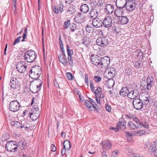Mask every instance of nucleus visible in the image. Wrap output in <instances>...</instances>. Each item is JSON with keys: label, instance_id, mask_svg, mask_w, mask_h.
<instances>
[{"label": "nucleus", "instance_id": "f8f14e48", "mask_svg": "<svg viewBox=\"0 0 157 157\" xmlns=\"http://www.w3.org/2000/svg\"><path fill=\"white\" fill-rule=\"evenodd\" d=\"M102 149L104 150H109L112 147V143L108 140L102 141L101 144Z\"/></svg>", "mask_w": 157, "mask_h": 157}, {"label": "nucleus", "instance_id": "6e6d98bb", "mask_svg": "<svg viewBox=\"0 0 157 157\" xmlns=\"http://www.w3.org/2000/svg\"><path fill=\"white\" fill-rule=\"evenodd\" d=\"M90 89L92 92L94 91V84H93V82L91 81H90Z\"/></svg>", "mask_w": 157, "mask_h": 157}, {"label": "nucleus", "instance_id": "0e129e2a", "mask_svg": "<svg viewBox=\"0 0 157 157\" xmlns=\"http://www.w3.org/2000/svg\"><path fill=\"white\" fill-rule=\"evenodd\" d=\"M22 121H21V123H20V125H19V127L21 128H27L28 127L26 126L24 124H22Z\"/></svg>", "mask_w": 157, "mask_h": 157}, {"label": "nucleus", "instance_id": "a18cd8bd", "mask_svg": "<svg viewBox=\"0 0 157 157\" xmlns=\"http://www.w3.org/2000/svg\"><path fill=\"white\" fill-rule=\"evenodd\" d=\"M70 28L71 31L74 32L76 29L77 25L75 24H73L71 26Z\"/></svg>", "mask_w": 157, "mask_h": 157}, {"label": "nucleus", "instance_id": "dca6fc26", "mask_svg": "<svg viewBox=\"0 0 157 157\" xmlns=\"http://www.w3.org/2000/svg\"><path fill=\"white\" fill-rule=\"evenodd\" d=\"M102 21L98 18H94L92 21L93 26L97 28L101 27L102 25Z\"/></svg>", "mask_w": 157, "mask_h": 157}, {"label": "nucleus", "instance_id": "f257e3e1", "mask_svg": "<svg viewBox=\"0 0 157 157\" xmlns=\"http://www.w3.org/2000/svg\"><path fill=\"white\" fill-rule=\"evenodd\" d=\"M41 73V68L39 66H33L29 71L30 77L33 79H36L40 76Z\"/></svg>", "mask_w": 157, "mask_h": 157}, {"label": "nucleus", "instance_id": "37998d69", "mask_svg": "<svg viewBox=\"0 0 157 157\" xmlns=\"http://www.w3.org/2000/svg\"><path fill=\"white\" fill-rule=\"evenodd\" d=\"M89 100L90 102V104L92 105V106L93 107V108H94V109L96 110L97 107H96V104L95 103L94 101L91 98H89Z\"/></svg>", "mask_w": 157, "mask_h": 157}, {"label": "nucleus", "instance_id": "f03ea898", "mask_svg": "<svg viewBox=\"0 0 157 157\" xmlns=\"http://www.w3.org/2000/svg\"><path fill=\"white\" fill-rule=\"evenodd\" d=\"M36 56V53L33 51L29 50L25 52L24 58L27 62L31 63L34 61Z\"/></svg>", "mask_w": 157, "mask_h": 157}, {"label": "nucleus", "instance_id": "4be33fe9", "mask_svg": "<svg viewBox=\"0 0 157 157\" xmlns=\"http://www.w3.org/2000/svg\"><path fill=\"white\" fill-rule=\"evenodd\" d=\"M105 11L108 14H110L114 10L113 6L111 4H108L106 6V8L105 9Z\"/></svg>", "mask_w": 157, "mask_h": 157}, {"label": "nucleus", "instance_id": "8fccbe9b", "mask_svg": "<svg viewBox=\"0 0 157 157\" xmlns=\"http://www.w3.org/2000/svg\"><path fill=\"white\" fill-rule=\"evenodd\" d=\"M91 6L93 7H95L97 6V3L95 0H92L90 2Z\"/></svg>", "mask_w": 157, "mask_h": 157}, {"label": "nucleus", "instance_id": "4d7b16f0", "mask_svg": "<svg viewBox=\"0 0 157 157\" xmlns=\"http://www.w3.org/2000/svg\"><path fill=\"white\" fill-rule=\"evenodd\" d=\"M27 29L25 28L24 32V33L22 36V38L23 39H25L27 36Z\"/></svg>", "mask_w": 157, "mask_h": 157}, {"label": "nucleus", "instance_id": "2eb2a0df", "mask_svg": "<svg viewBox=\"0 0 157 157\" xmlns=\"http://www.w3.org/2000/svg\"><path fill=\"white\" fill-rule=\"evenodd\" d=\"M102 24L105 28H108L111 26L112 24V19L110 16H108L105 18Z\"/></svg>", "mask_w": 157, "mask_h": 157}, {"label": "nucleus", "instance_id": "3c124183", "mask_svg": "<svg viewBox=\"0 0 157 157\" xmlns=\"http://www.w3.org/2000/svg\"><path fill=\"white\" fill-rule=\"evenodd\" d=\"M101 91V89L99 87L97 88L95 91H94V93L96 95H98L100 93Z\"/></svg>", "mask_w": 157, "mask_h": 157}, {"label": "nucleus", "instance_id": "4468645a", "mask_svg": "<svg viewBox=\"0 0 157 157\" xmlns=\"http://www.w3.org/2000/svg\"><path fill=\"white\" fill-rule=\"evenodd\" d=\"M34 109L35 110L36 112H33V113H30V117L32 120L35 121L39 117L40 113L38 107L35 108ZM34 111V110H33Z\"/></svg>", "mask_w": 157, "mask_h": 157}, {"label": "nucleus", "instance_id": "338daca9", "mask_svg": "<svg viewBox=\"0 0 157 157\" xmlns=\"http://www.w3.org/2000/svg\"><path fill=\"white\" fill-rule=\"evenodd\" d=\"M144 128H148L149 127V126L148 124L147 123H144V124H143V126Z\"/></svg>", "mask_w": 157, "mask_h": 157}, {"label": "nucleus", "instance_id": "f704fd0d", "mask_svg": "<svg viewBox=\"0 0 157 157\" xmlns=\"http://www.w3.org/2000/svg\"><path fill=\"white\" fill-rule=\"evenodd\" d=\"M155 142H154V143H155ZM156 147V145L155 144H152L150 147L149 149V151L152 154L154 153V151H155V148Z\"/></svg>", "mask_w": 157, "mask_h": 157}, {"label": "nucleus", "instance_id": "9d476101", "mask_svg": "<svg viewBox=\"0 0 157 157\" xmlns=\"http://www.w3.org/2000/svg\"><path fill=\"white\" fill-rule=\"evenodd\" d=\"M96 42L97 45L103 47L108 44V40L107 37H103L98 38L96 40Z\"/></svg>", "mask_w": 157, "mask_h": 157}, {"label": "nucleus", "instance_id": "e433bc0d", "mask_svg": "<svg viewBox=\"0 0 157 157\" xmlns=\"http://www.w3.org/2000/svg\"><path fill=\"white\" fill-rule=\"evenodd\" d=\"M10 124L12 126H13L16 128H19V125H20V123L17 121H11Z\"/></svg>", "mask_w": 157, "mask_h": 157}, {"label": "nucleus", "instance_id": "412c9836", "mask_svg": "<svg viewBox=\"0 0 157 157\" xmlns=\"http://www.w3.org/2000/svg\"><path fill=\"white\" fill-rule=\"evenodd\" d=\"M129 21L128 17L125 16H121L119 18V23L121 25H124L128 23Z\"/></svg>", "mask_w": 157, "mask_h": 157}, {"label": "nucleus", "instance_id": "052dcab7", "mask_svg": "<svg viewBox=\"0 0 157 157\" xmlns=\"http://www.w3.org/2000/svg\"><path fill=\"white\" fill-rule=\"evenodd\" d=\"M137 124V128H141L142 127L143 125V123L141 122L140 121L138 123V124Z\"/></svg>", "mask_w": 157, "mask_h": 157}, {"label": "nucleus", "instance_id": "864d4df0", "mask_svg": "<svg viewBox=\"0 0 157 157\" xmlns=\"http://www.w3.org/2000/svg\"><path fill=\"white\" fill-rule=\"evenodd\" d=\"M134 65L136 68H139L140 67V63L139 61L136 62L134 63Z\"/></svg>", "mask_w": 157, "mask_h": 157}, {"label": "nucleus", "instance_id": "c9c22d12", "mask_svg": "<svg viewBox=\"0 0 157 157\" xmlns=\"http://www.w3.org/2000/svg\"><path fill=\"white\" fill-rule=\"evenodd\" d=\"M27 145V144L25 142H19L18 143V147L21 150H22Z\"/></svg>", "mask_w": 157, "mask_h": 157}, {"label": "nucleus", "instance_id": "6ab92c4d", "mask_svg": "<svg viewBox=\"0 0 157 157\" xmlns=\"http://www.w3.org/2000/svg\"><path fill=\"white\" fill-rule=\"evenodd\" d=\"M126 123L124 120L121 121L120 120L117 124V127L116 128V132H118L119 129H121L124 130L125 128Z\"/></svg>", "mask_w": 157, "mask_h": 157}, {"label": "nucleus", "instance_id": "bb28decb", "mask_svg": "<svg viewBox=\"0 0 157 157\" xmlns=\"http://www.w3.org/2000/svg\"><path fill=\"white\" fill-rule=\"evenodd\" d=\"M153 83V80H151L149 78H147V85L145 86L146 88L147 91L151 90V88L152 87Z\"/></svg>", "mask_w": 157, "mask_h": 157}, {"label": "nucleus", "instance_id": "09e8293b", "mask_svg": "<svg viewBox=\"0 0 157 157\" xmlns=\"http://www.w3.org/2000/svg\"><path fill=\"white\" fill-rule=\"evenodd\" d=\"M135 53L136 54H138V55H137V56H142V57H143V54L140 50H137L136 51Z\"/></svg>", "mask_w": 157, "mask_h": 157}, {"label": "nucleus", "instance_id": "5701e85b", "mask_svg": "<svg viewBox=\"0 0 157 157\" xmlns=\"http://www.w3.org/2000/svg\"><path fill=\"white\" fill-rule=\"evenodd\" d=\"M89 7L86 4L82 5L80 7V10L82 13H86L88 12L89 10Z\"/></svg>", "mask_w": 157, "mask_h": 157}, {"label": "nucleus", "instance_id": "9b49d317", "mask_svg": "<svg viewBox=\"0 0 157 157\" xmlns=\"http://www.w3.org/2000/svg\"><path fill=\"white\" fill-rule=\"evenodd\" d=\"M134 108L137 110L141 109L143 107L144 103L142 100L136 98L134 99L132 101Z\"/></svg>", "mask_w": 157, "mask_h": 157}, {"label": "nucleus", "instance_id": "aec40b11", "mask_svg": "<svg viewBox=\"0 0 157 157\" xmlns=\"http://www.w3.org/2000/svg\"><path fill=\"white\" fill-rule=\"evenodd\" d=\"M59 61L65 66H66L68 65V62L66 58V56L59 54Z\"/></svg>", "mask_w": 157, "mask_h": 157}, {"label": "nucleus", "instance_id": "de8ad7c7", "mask_svg": "<svg viewBox=\"0 0 157 157\" xmlns=\"http://www.w3.org/2000/svg\"><path fill=\"white\" fill-rule=\"evenodd\" d=\"M39 82H40V84H35L34 85L35 86H36V88H37V89L38 90V91L40 90L42 86V83L40 81Z\"/></svg>", "mask_w": 157, "mask_h": 157}, {"label": "nucleus", "instance_id": "ddd939ff", "mask_svg": "<svg viewBox=\"0 0 157 157\" xmlns=\"http://www.w3.org/2000/svg\"><path fill=\"white\" fill-rule=\"evenodd\" d=\"M128 97L131 99H136V98L137 97L139 94V91L135 89L129 91Z\"/></svg>", "mask_w": 157, "mask_h": 157}, {"label": "nucleus", "instance_id": "a211bd4d", "mask_svg": "<svg viewBox=\"0 0 157 157\" xmlns=\"http://www.w3.org/2000/svg\"><path fill=\"white\" fill-rule=\"evenodd\" d=\"M63 6L60 2L58 6H54L53 7L54 12L56 14L61 13L63 11Z\"/></svg>", "mask_w": 157, "mask_h": 157}, {"label": "nucleus", "instance_id": "c85d7f7f", "mask_svg": "<svg viewBox=\"0 0 157 157\" xmlns=\"http://www.w3.org/2000/svg\"><path fill=\"white\" fill-rule=\"evenodd\" d=\"M109 79V80L107 82V85L108 88H110L114 86L115 81L112 78Z\"/></svg>", "mask_w": 157, "mask_h": 157}, {"label": "nucleus", "instance_id": "473e14b6", "mask_svg": "<svg viewBox=\"0 0 157 157\" xmlns=\"http://www.w3.org/2000/svg\"><path fill=\"white\" fill-rule=\"evenodd\" d=\"M128 125L130 130H135L137 129L136 125L132 121H129L128 123Z\"/></svg>", "mask_w": 157, "mask_h": 157}, {"label": "nucleus", "instance_id": "a19ab883", "mask_svg": "<svg viewBox=\"0 0 157 157\" xmlns=\"http://www.w3.org/2000/svg\"><path fill=\"white\" fill-rule=\"evenodd\" d=\"M66 76L68 80H72L74 77L72 74L70 72H67L66 74Z\"/></svg>", "mask_w": 157, "mask_h": 157}, {"label": "nucleus", "instance_id": "ea45409f", "mask_svg": "<svg viewBox=\"0 0 157 157\" xmlns=\"http://www.w3.org/2000/svg\"><path fill=\"white\" fill-rule=\"evenodd\" d=\"M68 63L71 65V66H74L73 58L71 56H68Z\"/></svg>", "mask_w": 157, "mask_h": 157}, {"label": "nucleus", "instance_id": "680f3d73", "mask_svg": "<svg viewBox=\"0 0 157 157\" xmlns=\"http://www.w3.org/2000/svg\"><path fill=\"white\" fill-rule=\"evenodd\" d=\"M51 151L53 152L55 151L56 150V148L55 145L52 144L51 146Z\"/></svg>", "mask_w": 157, "mask_h": 157}, {"label": "nucleus", "instance_id": "bf43d9fd", "mask_svg": "<svg viewBox=\"0 0 157 157\" xmlns=\"http://www.w3.org/2000/svg\"><path fill=\"white\" fill-rule=\"evenodd\" d=\"M85 82L87 86L88 85V77L87 74H86L85 76Z\"/></svg>", "mask_w": 157, "mask_h": 157}, {"label": "nucleus", "instance_id": "2f4dec72", "mask_svg": "<svg viewBox=\"0 0 157 157\" xmlns=\"http://www.w3.org/2000/svg\"><path fill=\"white\" fill-rule=\"evenodd\" d=\"M146 132L145 130H140L134 131L133 133L135 135L141 136L145 134Z\"/></svg>", "mask_w": 157, "mask_h": 157}, {"label": "nucleus", "instance_id": "a878e982", "mask_svg": "<svg viewBox=\"0 0 157 157\" xmlns=\"http://www.w3.org/2000/svg\"><path fill=\"white\" fill-rule=\"evenodd\" d=\"M91 61L92 64L97 66L99 68L100 63V60L99 59L96 57H94L91 59Z\"/></svg>", "mask_w": 157, "mask_h": 157}, {"label": "nucleus", "instance_id": "c756f323", "mask_svg": "<svg viewBox=\"0 0 157 157\" xmlns=\"http://www.w3.org/2000/svg\"><path fill=\"white\" fill-rule=\"evenodd\" d=\"M63 148L68 150H69L71 147V144L69 141L66 140L64 141L63 143Z\"/></svg>", "mask_w": 157, "mask_h": 157}, {"label": "nucleus", "instance_id": "4c0bfd02", "mask_svg": "<svg viewBox=\"0 0 157 157\" xmlns=\"http://www.w3.org/2000/svg\"><path fill=\"white\" fill-rule=\"evenodd\" d=\"M30 89L31 91L33 93H36L39 91L36 86H35L34 85L31 86Z\"/></svg>", "mask_w": 157, "mask_h": 157}, {"label": "nucleus", "instance_id": "393cba45", "mask_svg": "<svg viewBox=\"0 0 157 157\" xmlns=\"http://www.w3.org/2000/svg\"><path fill=\"white\" fill-rule=\"evenodd\" d=\"M98 11L96 9H92L90 10L89 15L92 18H96L98 15Z\"/></svg>", "mask_w": 157, "mask_h": 157}, {"label": "nucleus", "instance_id": "603ef678", "mask_svg": "<svg viewBox=\"0 0 157 157\" xmlns=\"http://www.w3.org/2000/svg\"><path fill=\"white\" fill-rule=\"evenodd\" d=\"M105 108L106 110L109 112H110L111 111V107L110 105H109L108 104H106Z\"/></svg>", "mask_w": 157, "mask_h": 157}, {"label": "nucleus", "instance_id": "f3484780", "mask_svg": "<svg viewBox=\"0 0 157 157\" xmlns=\"http://www.w3.org/2000/svg\"><path fill=\"white\" fill-rule=\"evenodd\" d=\"M127 0H116V5L117 8L123 9L125 7Z\"/></svg>", "mask_w": 157, "mask_h": 157}, {"label": "nucleus", "instance_id": "79ce46f5", "mask_svg": "<svg viewBox=\"0 0 157 157\" xmlns=\"http://www.w3.org/2000/svg\"><path fill=\"white\" fill-rule=\"evenodd\" d=\"M82 19L81 18H79L76 16H75L74 19V21L77 23H81L82 20Z\"/></svg>", "mask_w": 157, "mask_h": 157}, {"label": "nucleus", "instance_id": "5fc2aeb1", "mask_svg": "<svg viewBox=\"0 0 157 157\" xmlns=\"http://www.w3.org/2000/svg\"><path fill=\"white\" fill-rule=\"evenodd\" d=\"M94 79L96 82H98L100 81L101 79V78L99 76H95Z\"/></svg>", "mask_w": 157, "mask_h": 157}, {"label": "nucleus", "instance_id": "72a5a7b5", "mask_svg": "<svg viewBox=\"0 0 157 157\" xmlns=\"http://www.w3.org/2000/svg\"><path fill=\"white\" fill-rule=\"evenodd\" d=\"M127 154L130 157H141L140 155L131 151L128 152Z\"/></svg>", "mask_w": 157, "mask_h": 157}, {"label": "nucleus", "instance_id": "49530a36", "mask_svg": "<svg viewBox=\"0 0 157 157\" xmlns=\"http://www.w3.org/2000/svg\"><path fill=\"white\" fill-rule=\"evenodd\" d=\"M86 30L88 33H90L91 31L92 27L89 25L87 24L86 26Z\"/></svg>", "mask_w": 157, "mask_h": 157}, {"label": "nucleus", "instance_id": "e2e57ef3", "mask_svg": "<svg viewBox=\"0 0 157 157\" xmlns=\"http://www.w3.org/2000/svg\"><path fill=\"white\" fill-rule=\"evenodd\" d=\"M143 101V103H144L145 105H147L149 102V100L147 98L146 99L144 100Z\"/></svg>", "mask_w": 157, "mask_h": 157}, {"label": "nucleus", "instance_id": "13d9d810", "mask_svg": "<svg viewBox=\"0 0 157 157\" xmlns=\"http://www.w3.org/2000/svg\"><path fill=\"white\" fill-rule=\"evenodd\" d=\"M119 152V151L117 150H115L112 152V156L113 157H115L117 155V154Z\"/></svg>", "mask_w": 157, "mask_h": 157}, {"label": "nucleus", "instance_id": "39448f33", "mask_svg": "<svg viewBox=\"0 0 157 157\" xmlns=\"http://www.w3.org/2000/svg\"><path fill=\"white\" fill-rule=\"evenodd\" d=\"M110 64V58L107 56H105L100 59L99 69L106 68Z\"/></svg>", "mask_w": 157, "mask_h": 157}, {"label": "nucleus", "instance_id": "69168bd1", "mask_svg": "<svg viewBox=\"0 0 157 157\" xmlns=\"http://www.w3.org/2000/svg\"><path fill=\"white\" fill-rule=\"evenodd\" d=\"M133 121L136 122L137 124H138V123L139 122V120L136 117H134L132 118Z\"/></svg>", "mask_w": 157, "mask_h": 157}, {"label": "nucleus", "instance_id": "b1692460", "mask_svg": "<svg viewBox=\"0 0 157 157\" xmlns=\"http://www.w3.org/2000/svg\"><path fill=\"white\" fill-rule=\"evenodd\" d=\"M129 92V90L127 87H123L120 90V93L121 96L123 97H125L126 96H128Z\"/></svg>", "mask_w": 157, "mask_h": 157}, {"label": "nucleus", "instance_id": "cd10ccee", "mask_svg": "<svg viewBox=\"0 0 157 157\" xmlns=\"http://www.w3.org/2000/svg\"><path fill=\"white\" fill-rule=\"evenodd\" d=\"M122 9L118 8L116 9L114 12L115 15L116 17H121L123 13Z\"/></svg>", "mask_w": 157, "mask_h": 157}, {"label": "nucleus", "instance_id": "7ed1b4c3", "mask_svg": "<svg viewBox=\"0 0 157 157\" xmlns=\"http://www.w3.org/2000/svg\"><path fill=\"white\" fill-rule=\"evenodd\" d=\"M5 148L10 152H14L17 151L18 145L16 142L13 140L10 141L6 143Z\"/></svg>", "mask_w": 157, "mask_h": 157}, {"label": "nucleus", "instance_id": "6e6552de", "mask_svg": "<svg viewBox=\"0 0 157 157\" xmlns=\"http://www.w3.org/2000/svg\"><path fill=\"white\" fill-rule=\"evenodd\" d=\"M27 66L26 63L24 61H21L18 62L16 65L17 70L20 73H23L27 69Z\"/></svg>", "mask_w": 157, "mask_h": 157}, {"label": "nucleus", "instance_id": "1a4fd4ad", "mask_svg": "<svg viewBox=\"0 0 157 157\" xmlns=\"http://www.w3.org/2000/svg\"><path fill=\"white\" fill-rule=\"evenodd\" d=\"M136 6L135 0H128L125 7L128 11L131 12L135 9Z\"/></svg>", "mask_w": 157, "mask_h": 157}, {"label": "nucleus", "instance_id": "58836bf2", "mask_svg": "<svg viewBox=\"0 0 157 157\" xmlns=\"http://www.w3.org/2000/svg\"><path fill=\"white\" fill-rule=\"evenodd\" d=\"M67 49L68 56H71V55L73 53V52L72 50L69 49V47L68 44L67 45Z\"/></svg>", "mask_w": 157, "mask_h": 157}, {"label": "nucleus", "instance_id": "774afa93", "mask_svg": "<svg viewBox=\"0 0 157 157\" xmlns=\"http://www.w3.org/2000/svg\"><path fill=\"white\" fill-rule=\"evenodd\" d=\"M20 42V40H18V39L17 38L13 42V45H14L17 44L19 43Z\"/></svg>", "mask_w": 157, "mask_h": 157}, {"label": "nucleus", "instance_id": "7c9ffc66", "mask_svg": "<svg viewBox=\"0 0 157 157\" xmlns=\"http://www.w3.org/2000/svg\"><path fill=\"white\" fill-rule=\"evenodd\" d=\"M85 105L87 108L91 111H92L94 109L92 106V105L90 104V103L89 101L87 100L85 101Z\"/></svg>", "mask_w": 157, "mask_h": 157}, {"label": "nucleus", "instance_id": "0eeeda50", "mask_svg": "<svg viewBox=\"0 0 157 157\" xmlns=\"http://www.w3.org/2000/svg\"><path fill=\"white\" fill-rule=\"evenodd\" d=\"M9 85L12 89L15 90L19 88L21 84L17 78L12 77L10 79Z\"/></svg>", "mask_w": 157, "mask_h": 157}, {"label": "nucleus", "instance_id": "423d86ee", "mask_svg": "<svg viewBox=\"0 0 157 157\" xmlns=\"http://www.w3.org/2000/svg\"><path fill=\"white\" fill-rule=\"evenodd\" d=\"M115 69L113 67H109L107 68L104 72V75L106 78L108 79L112 78L116 74Z\"/></svg>", "mask_w": 157, "mask_h": 157}, {"label": "nucleus", "instance_id": "20e7f679", "mask_svg": "<svg viewBox=\"0 0 157 157\" xmlns=\"http://www.w3.org/2000/svg\"><path fill=\"white\" fill-rule=\"evenodd\" d=\"M21 106L19 102L17 100L11 101L9 105V109L13 112L18 111Z\"/></svg>", "mask_w": 157, "mask_h": 157}, {"label": "nucleus", "instance_id": "c03bdc74", "mask_svg": "<svg viewBox=\"0 0 157 157\" xmlns=\"http://www.w3.org/2000/svg\"><path fill=\"white\" fill-rule=\"evenodd\" d=\"M70 24V20H67L64 22V28L65 29H67Z\"/></svg>", "mask_w": 157, "mask_h": 157}]
</instances>
